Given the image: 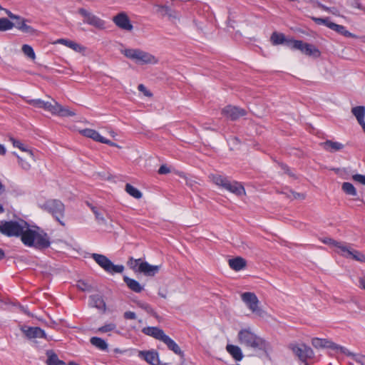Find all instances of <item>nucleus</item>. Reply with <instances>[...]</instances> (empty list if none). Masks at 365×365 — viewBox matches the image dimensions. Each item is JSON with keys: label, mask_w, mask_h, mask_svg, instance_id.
<instances>
[{"label": "nucleus", "mask_w": 365, "mask_h": 365, "mask_svg": "<svg viewBox=\"0 0 365 365\" xmlns=\"http://www.w3.org/2000/svg\"><path fill=\"white\" fill-rule=\"evenodd\" d=\"M0 232L8 237H21V242L27 247L46 249L50 246L48 235L38 227H31L24 220L5 221L0 224Z\"/></svg>", "instance_id": "obj_1"}, {"label": "nucleus", "mask_w": 365, "mask_h": 365, "mask_svg": "<svg viewBox=\"0 0 365 365\" xmlns=\"http://www.w3.org/2000/svg\"><path fill=\"white\" fill-rule=\"evenodd\" d=\"M237 339L239 343L246 347L262 351H266L269 348V344L255 334L250 327L240 330Z\"/></svg>", "instance_id": "obj_2"}, {"label": "nucleus", "mask_w": 365, "mask_h": 365, "mask_svg": "<svg viewBox=\"0 0 365 365\" xmlns=\"http://www.w3.org/2000/svg\"><path fill=\"white\" fill-rule=\"evenodd\" d=\"M120 53L140 65L156 64L158 62V59L155 56L139 48H124L120 50Z\"/></svg>", "instance_id": "obj_3"}, {"label": "nucleus", "mask_w": 365, "mask_h": 365, "mask_svg": "<svg viewBox=\"0 0 365 365\" xmlns=\"http://www.w3.org/2000/svg\"><path fill=\"white\" fill-rule=\"evenodd\" d=\"M209 178L216 185L221 187L236 195L240 196L245 194L244 187L237 182H231L227 178L216 174L210 175Z\"/></svg>", "instance_id": "obj_4"}, {"label": "nucleus", "mask_w": 365, "mask_h": 365, "mask_svg": "<svg viewBox=\"0 0 365 365\" xmlns=\"http://www.w3.org/2000/svg\"><path fill=\"white\" fill-rule=\"evenodd\" d=\"M91 258L106 272L113 274L122 273L124 267L120 264H114L106 256L101 254L93 253Z\"/></svg>", "instance_id": "obj_5"}, {"label": "nucleus", "mask_w": 365, "mask_h": 365, "mask_svg": "<svg viewBox=\"0 0 365 365\" xmlns=\"http://www.w3.org/2000/svg\"><path fill=\"white\" fill-rule=\"evenodd\" d=\"M45 210L51 213L63 226L65 223L61 220L64 216V205L58 200H48L43 204Z\"/></svg>", "instance_id": "obj_6"}, {"label": "nucleus", "mask_w": 365, "mask_h": 365, "mask_svg": "<svg viewBox=\"0 0 365 365\" xmlns=\"http://www.w3.org/2000/svg\"><path fill=\"white\" fill-rule=\"evenodd\" d=\"M241 299L252 313L259 317L264 315V312L259 307V301L255 293L244 292L241 294Z\"/></svg>", "instance_id": "obj_7"}, {"label": "nucleus", "mask_w": 365, "mask_h": 365, "mask_svg": "<svg viewBox=\"0 0 365 365\" xmlns=\"http://www.w3.org/2000/svg\"><path fill=\"white\" fill-rule=\"evenodd\" d=\"M289 48L294 50H299L304 54L307 56H319V51L313 45L304 43L299 40H293V41H289Z\"/></svg>", "instance_id": "obj_8"}, {"label": "nucleus", "mask_w": 365, "mask_h": 365, "mask_svg": "<svg viewBox=\"0 0 365 365\" xmlns=\"http://www.w3.org/2000/svg\"><path fill=\"white\" fill-rule=\"evenodd\" d=\"M292 352L299 358V359L308 365L307 361L312 357L314 353L312 349L304 344H291L289 346Z\"/></svg>", "instance_id": "obj_9"}, {"label": "nucleus", "mask_w": 365, "mask_h": 365, "mask_svg": "<svg viewBox=\"0 0 365 365\" xmlns=\"http://www.w3.org/2000/svg\"><path fill=\"white\" fill-rule=\"evenodd\" d=\"M78 14H81L83 17V22L86 24H88L89 25H91L93 26H95L98 29H103L104 28L105 22L96 15H94L91 11L83 9L81 8L78 11Z\"/></svg>", "instance_id": "obj_10"}, {"label": "nucleus", "mask_w": 365, "mask_h": 365, "mask_svg": "<svg viewBox=\"0 0 365 365\" xmlns=\"http://www.w3.org/2000/svg\"><path fill=\"white\" fill-rule=\"evenodd\" d=\"M246 114L245 110L230 105L225 106L222 110V115L231 120H236Z\"/></svg>", "instance_id": "obj_11"}, {"label": "nucleus", "mask_w": 365, "mask_h": 365, "mask_svg": "<svg viewBox=\"0 0 365 365\" xmlns=\"http://www.w3.org/2000/svg\"><path fill=\"white\" fill-rule=\"evenodd\" d=\"M113 21L120 29L130 31L133 26L131 24L128 15L125 12H120L113 18Z\"/></svg>", "instance_id": "obj_12"}, {"label": "nucleus", "mask_w": 365, "mask_h": 365, "mask_svg": "<svg viewBox=\"0 0 365 365\" xmlns=\"http://www.w3.org/2000/svg\"><path fill=\"white\" fill-rule=\"evenodd\" d=\"M21 330L29 339L37 338L46 339L45 331L39 327L23 326Z\"/></svg>", "instance_id": "obj_13"}, {"label": "nucleus", "mask_w": 365, "mask_h": 365, "mask_svg": "<svg viewBox=\"0 0 365 365\" xmlns=\"http://www.w3.org/2000/svg\"><path fill=\"white\" fill-rule=\"evenodd\" d=\"M138 356L143 359L147 363L151 365H160L159 356L157 351H140Z\"/></svg>", "instance_id": "obj_14"}, {"label": "nucleus", "mask_w": 365, "mask_h": 365, "mask_svg": "<svg viewBox=\"0 0 365 365\" xmlns=\"http://www.w3.org/2000/svg\"><path fill=\"white\" fill-rule=\"evenodd\" d=\"M142 332L145 335L152 336L158 340L162 341L166 334L164 331L156 327H147L142 329Z\"/></svg>", "instance_id": "obj_15"}, {"label": "nucleus", "mask_w": 365, "mask_h": 365, "mask_svg": "<svg viewBox=\"0 0 365 365\" xmlns=\"http://www.w3.org/2000/svg\"><path fill=\"white\" fill-rule=\"evenodd\" d=\"M160 270V266L157 265H151L147 262H143L140 263L139 267V272L143 273L146 276H154L155 274L158 272Z\"/></svg>", "instance_id": "obj_16"}, {"label": "nucleus", "mask_w": 365, "mask_h": 365, "mask_svg": "<svg viewBox=\"0 0 365 365\" xmlns=\"http://www.w3.org/2000/svg\"><path fill=\"white\" fill-rule=\"evenodd\" d=\"M19 159V163L21 167L25 170H28L31 168L30 162L34 160V155L31 150L26 151V154L24 156H17Z\"/></svg>", "instance_id": "obj_17"}, {"label": "nucleus", "mask_w": 365, "mask_h": 365, "mask_svg": "<svg viewBox=\"0 0 365 365\" xmlns=\"http://www.w3.org/2000/svg\"><path fill=\"white\" fill-rule=\"evenodd\" d=\"M322 148L328 152H336L344 148V145L339 142H334L332 140H326L321 143Z\"/></svg>", "instance_id": "obj_18"}, {"label": "nucleus", "mask_w": 365, "mask_h": 365, "mask_svg": "<svg viewBox=\"0 0 365 365\" xmlns=\"http://www.w3.org/2000/svg\"><path fill=\"white\" fill-rule=\"evenodd\" d=\"M89 304L91 307H96L100 310H106V303L103 299V297L98 294L92 295L89 299Z\"/></svg>", "instance_id": "obj_19"}, {"label": "nucleus", "mask_w": 365, "mask_h": 365, "mask_svg": "<svg viewBox=\"0 0 365 365\" xmlns=\"http://www.w3.org/2000/svg\"><path fill=\"white\" fill-rule=\"evenodd\" d=\"M20 20L21 21L19 22H17L15 26L17 29H19V31H21L25 34H29V35H36L37 34L38 31L36 29H34L31 26L26 24L25 19H24L21 17Z\"/></svg>", "instance_id": "obj_20"}, {"label": "nucleus", "mask_w": 365, "mask_h": 365, "mask_svg": "<svg viewBox=\"0 0 365 365\" xmlns=\"http://www.w3.org/2000/svg\"><path fill=\"white\" fill-rule=\"evenodd\" d=\"M270 40L274 46L285 43L289 47V41H293L294 39H287L282 33L273 32Z\"/></svg>", "instance_id": "obj_21"}, {"label": "nucleus", "mask_w": 365, "mask_h": 365, "mask_svg": "<svg viewBox=\"0 0 365 365\" xmlns=\"http://www.w3.org/2000/svg\"><path fill=\"white\" fill-rule=\"evenodd\" d=\"M81 133L82 135H83L84 136L91 138L96 142H99V143H102V142L103 141L104 137L101 136L100 135V133L95 130L86 128V129L82 130L81 131Z\"/></svg>", "instance_id": "obj_22"}, {"label": "nucleus", "mask_w": 365, "mask_h": 365, "mask_svg": "<svg viewBox=\"0 0 365 365\" xmlns=\"http://www.w3.org/2000/svg\"><path fill=\"white\" fill-rule=\"evenodd\" d=\"M227 352L236 360L240 361L243 358L241 349L235 345L227 344L226 346Z\"/></svg>", "instance_id": "obj_23"}, {"label": "nucleus", "mask_w": 365, "mask_h": 365, "mask_svg": "<svg viewBox=\"0 0 365 365\" xmlns=\"http://www.w3.org/2000/svg\"><path fill=\"white\" fill-rule=\"evenodd\" d=\"M230 267L235 270L240 271L246 266V261L242 257H236L229 260Z\"/></svg>", "instance_id": "obj_24"}, {"label": "nucleus", "mask_w": 365, "mask_h": 365, "mask_svg": "<svg viewBox=\"0 0 365 365\" xmlns=\"http://www.w3.org/2000/svg\"><path fill=\"white\" fill-rule=\"evenodd\" d=\"M123 279L124 282L126 283L127 286L132 291L136 293H140L143 289V287L140 284V283L138 281L133 279H130L128 277H124Z\"/></svg>", "instance_id": "obj_25"}, {"label": "nucleus", "mask_w": 365, "mask_h": 365, "mask_svg": "<svg viewBox=\"0 0 365 365\" xmlns=\"http://www.w3.org/2000/svg\"><path fill=\"white\" fill-rule=\"evenodd\" d=\"M329 29L346 37H356V35L347 31L344 26L339 25L335 23H333V24H329Z\"/></svg>", "instance_id": "obj_26"}, {"label": "nucleus", "mask_w": 365, "mask_h": 365, "mask_svg": "<svg viewBox=\"0 0 365 365\" xmlns=\"http://www.w3.org/2000/svg\"><path fill=\"white\" fill-rule=\"evenodd\" d=\"M163 342L165 343L169 349L172 350L175 354L182 355V352L179 346L168 335L164 337Z\"/></svg>", "instance_id": "obj_27"}, {"label": "nucleus", "mask_w": 365, "mask_h": 365, "mask_svg": "<svg viewBox=\"0 0 365 365\" xmlns=\"http://www.w3.org/2000/svg\"><path fill=\"white\" fill-rule=\"evenodd\" d=\"M312 344L315 348H330L332 349L334 343L327 339L314 338L312 341Z\"/></svg>", "instance_id": "obj_28"}, {"label": "nucleus", "mask_w": 365, "mask_h": 365, "mask_svg": "<svg viewBox=\"0 0 365 365\" xmlns=\"http://www.w3.org/2000/svg\"><path fill=\"white\" fill-rule=\"evenodd\" d=\"M47 355V360L46 364L47 365H64L65 363L58 359V356L52 351V350H48L46 351Z\"/></svg>", "instance_id": "obj_29"}, {"label": "nucleus", "mask_w": 365, "mask_h": 365, "mask_svg": "<svg viewBox=\"0 0 365 365\" xmlns=\"http://www.w3.org/2000/svg\"><path fill=\"white\" fill-rule=\"evenodd\" d=\"M90 342L93 346H96V348L101 351H106L108 349L107 342L100 337H91L90 339Z\"/></svg>", "instance_id": "obj_30"}, {"label": "nucleus", "mask_w": 365, "mask_h": 365, "mask_svg": "<svg viewBox=\"0 0 365 365\" xmlns=\"http://www.w3.org/2000/svg\"><path fill=\"white\" fill-rule=\"evenodd\" d=\"M54 115H57L61 117H68L75 115L76 113L67 107L62 106L58 103H56V113H55Z\"/></svg>", "instance_id": "obj_31"}, {"label": "nucleus", "mask_w": 365, "mask_h": 365, "mask_svg": "<svg viewBox=\"0 0 365 365\" xmlns=\"http://www.w3.org/2000/svg\"><path fill=\"white\" fill-rule=\"evenodd\" d=\"M351 112L357 119L359 124L363 123L364 121L365 108L364 106H356L352 108Z\"/></svg>", "instance_id": "obj_32"}, {"label": "nucleus", "mask_w": 365, "mask_h": 365, "mask_svg": "<svg viewBox=\"0 0 365 365\" xmlns=\"http://www.w3.org/2000/svg\"><path fill=\"white\" fill-rule=\"evenodd\" d=\"M57 43L63 44L68 48H71L76 51H81L82 50V46L73 41H70L65 38H60L57 41Z\"/></svg>", "instance_id": "obj_33"}, {"label": "nucleus", "mask_w": 365, "mask_h": 365, "mask_svg": "<svg viewBox=\"0 0 365 365\" xmlns=\"http://www.w3.org/2000/svg\"><path fill=\"white\" fill-rule=\"evenodd\" d=\"M351 245L346 242L338 241L337 245L335 247V252L339 255H341L342 257H345Z\"/></svg>", "instance_id": "obj_34"}, {"label": "nucleus", "mask_w": 365, "mask_h": 365, "mask_svg": "<svg viewBox=\"0 0 365 365\" xmlns=\"http://www.w3.org/2000/svg\"><path fill=\"white\" fill-rule=\"evenodd\" d=\"M135 303L138 307L145 310L147 313L150 314L156 319L158 318V315L149 304L142 301H137Z\"/></svg>", "instance_id": "obj_35"}, {"label": "nucleus", "mask_w": 365, "mask_h": 365, "mask_svg": "<svg viewBox=\"0 0 365 365\" xmlns=\"http://www.w3.org/2000/svg\"><path fill=\"white\" fill-rule=\"evenodd\" d=\"M332 349L336 351L337 352H340L341 354H344L346 356H351L354 360L355 361V357H358L359 355H356L352 352H351L349 350H348L346 347L341 346L340 345H338L335 343H334Z\"/></svg>", "instance_id": "obj_36"}, {"label": "nucleus", "mask_w": 365, "mask_h": 365, "mask_svg": "<svg viewBox=\"0 0 365 365\" xmlns=\"http://www.w3.org/2000/svg\"><path fill=\"white\" fill-rule=\"evenodd\" d=\"M87 205L93 211V214L95 215L96 220L98 221V222L100 224H106V220L104 218L103 215L99 211V210L96 207L93 206L88 202H87Z\"/></svg>", "instance_id": "obj_37"}, {"label": "nucleus", "mask_w": 365, "mask_h": 365, "mask_svg": "<svg viewBox=\"0 0 365 365\" xmlns=\"http://www.w3.org/2000/svg\"><path fill=\"white\" fill-rule=\"evenodd\" d=\"M125 191L132 197L140 199L142 197V192L130 184H126Z\"/></svg>", "instance_id": "obj_38"}, {"label": "nucleus", "mask_w": 365, "mask_h": 365, "mask_svg": "<svg viewBox=\"0 0 365 365\" xmlns=\"http://www.w3.org/2000/svg\"><path fill=\"white\" fill-rule=\"evenodd\" d=\"M342 190L347 195L356 196L357 192L354 185L348 182H343L341 185Z\"/></svg>", "instance_id": "obj_39"}, {"label": "nucleus", "mask_w": 365, "mask_h": 365, "mask_svg": "<svg viewBox=\"0 0 365 365\" xmlns=\"http://www.w3.org/2000/svg\"><path fill=\"white\" fill-rule=\"evenodd\" d=\"M14 26V24L6 18H0V31L11 30Z\"/></svg>", "instance_id": "obj_40"}, {"label": "nucleus", "mask_w": 365, "mask_h": 365, "mask_svg": "<svg viewBox=\"0 0 365 365\" xmlns=\"http://www.w3.org/2000/svg\"><path fill=\"white\" fill-rule=\"evenodd\" d=\"M140 263H143V260L141 259H134L133 257H130L128 261V265L135 272H139Z\"/></svg>", "instance_id": "obj_41"}, {"label": "nucleus", "mask_w": 365, "mask_h": 365, "mask_svg": "<svg viewBox=\"0 0 365 365\" xmlns=\"http://www.w3.org/2000/svg\"><path fill=\"white\" fill-rule=\"evenodd\" d=\"M155 8L156 12L160 14L162 16H168L170 18H175V16L173 15V11L168 6L156 5Z\"/></svg>", "instance_id": "obj_42"}, {"label": "nucleus", "mask_w": 365, "mask_h": 365, "mask_svg": "<svg viewBox=\"0 0 365 365\" xmlns=\"http://www.w3.org/2000/svg\"><path fill=\"white\" fill-rule=\"evenodd\" d=\"M117 326L114 323H108L99 327L96 332L98 333H108L116 331Z\"/></svg>", "instance_id": "obj_43"}, {"label": "nucleus", "mask_w": 365, "mask_h": 365, "mask_svg": "<svg viewBox=\"0 0 365 365\" xmlns=\"http://www.w3.org/2000/svg\"><path fill=\"white\" fill-rule=\"evenodd\" d=\"M21 50L24 55L26 56L28 58L32 60H34L36 58L34 51L31 46L28 44H24L22 46Z\"/></svg>", "instance_id": "obj_44"}, {"label": "nucleus", "mask_w": 365, "mask_h": 365, "mask_svg": "<svg viewBox=\"0 0 365 365\" xmlns=\"http://www.w3.org/2000/svg\"><path fill=\"white\" fill-rule=\"evenodd\" d=\"M53 103H51V102L45 101L43 104V109H44L46 111H48L51 113L53 115L56 113V103H58L56 101L53 100Z\"/></svg>", "instance_id": "obj_45"}, {"label": "nucleus", "mask_w": 365, "mask_h": 365, "mask_svg": "<svg viewBox=\"0 0 365 365\" xmlns=\"http://www.w3.org/2000/svg\"><path fill=\"white\" fill-rule=\"evenodd\" d=\"M311 19L314 21L315 24L318 25H324L327 27L329 28V24H333V22H331L329 18H318L312 16Z\"/></svg>", "instance_id": "obj_46"}, {"label": "nucleus", "mask_w": 365, "mask_h": 365, "mask_svg": "<svg viewBox=\"0 0 365 365\" xmlns=\"http://www.w3.org/2000/svg\"><path fill=\"white\" fill-rule=\"evenodd\" d=\"M76 287L82 290V291H87V292H90L91 290V285L89 284L88 283H87L86 282L83 281V280H79L76 283Z\"/></svg>", "instance_id": "obj_47"}, {"label": "nucleus", "mask_w": 365, "mask_h": 365, "mask_svg": "<svg viewBox=\"0 0 365 365\" xmlns=\"http://www.w3.org/2000/svg\"><path fill=\"white\" fill-rule=\"evenodd\" d=\"M317 7L323 9L324 11H328L334 15L339 16V11L335 7H331V8L327 7L319 2L317 3Z\"/></svg>", "instance_id": "obj_48"}, {"label": "nucleus", "mask_w": 365, "mask_h": 365, "mask_svg": "<svg viewBox=\"0 0 365 365\" xmlns=\"http://www.w3.org/2000/svg\"><path fill=\"white\" fill-rule=\"evenodd\" d=\"M27 102L30 105H31L36 108H42L43 104L44 103L45 101L38 98V99H31V100L27 101Z\"/></svg>", "instance_id": "obj_49"}, {"label": "nucleus", "mask_w": 365, "mask_h": 365, "mask_svg": "<svg viewBox=\"0 0 365 365\" xmlns=\"http://www.w3.org/2000/svg\"><path fill=\"white\" fill-rule=\"evenodd\" d=\"M288 197L291 199H299L304 200L305 199V195L304 193L297 192L292 190L289 191V193L287 195Z\"/></svg>", "instance_id": "obj_50"}, {"label": "nucleus", "mask_w": 365, "mask_h": 365, "mask_svg": "<svg viewBox=\"0 0 365 365\" xmlns=\"http://www.w3.org/2000/svg\"><path fill=\"white\" fill-rule=\"evenodd\" d=\"M352 259L360 262H365V255L358 250L355 252Z\"/></svg>", "instance_id": "obj_51"}, {"label": "nucleus", "mask_w": 365, "mask_h": 365, "mask_svg": "<svg viewBox=\"0 0 365 365\" xmlns=\"http://www.w3.org/2000/svg\"><path fill=\"white\" fill-rule=\"evenodd\" d=\"M352 259L360 262H365V255L358 250L355 252Z\"/></svg>", "instance_id": "obj_52"}, {"label": "nucleus", "mask_w": 365, "mask_h": 365, "mask_svg": "<svg viewBox=\"0 0 365 365\" xmlns=\"http://www.w3.org/2000/svg\"><path fill=\"white\" fill-rule=\"evenodd\" d=\"M10 140L12 142L14 147L19 148L22 151H24L25 154H26V151H28L29 150H26L20 141L16 140L13 138H11Z\"/></svg>", "instance_id": "obj_53"}, {"label": "nucleus", "mask_w": 365, "mask_h": 365, "mask_svg": "<svg viewBox=\"0 0 365 365\" xmlns=\"http://www.w3.org/2000/svg\"><path fill=\"white\" fill-rule=\"evenodd\" d=\"M322 242L326 245H329L330 247H335L337 245L338 241L334 240L329 237H325L323 240H322Z\"/></svg>", "instance_id": "obj_54"}, {"label": "nucleus", "mask_w": 365, "mask_h": 365, "mask_svg": "<svg viewBox=\"0 0 365 365\" xmlns=\"http://www.w3.org/2000/svg\"><path fill=\"white\" fill-rule=\"evenodd\" d=\"M354 180L365 185V175L356 174L352 176Z\"/></svg>", "instance_id": "obj_55"}, {"label": "nucleus", "mask_w": 365, "mask_h": 365, "mask_svg": "<svg viewBox=\"0 0 365 365\" xmlns=\"http://www.w3.org/2000/svg\"><path fill=\"white\" fill-rule=\"evenodd\" d=\"M124 318L126 319H136V314L133 312L128 311L125 312L123 314Z\"/></svg>", "instance_id": "obj_56"}, {"label": "nucleus", "mask_w": 365, "mask_h": 365, "mask_svg": "<svg viewBox=\"0 0 365 365\" xmlns=\"http://www.w3.org/2000/svg\"><path fill=\"white\" fill-rule=\"evenodd\" d=\"M138 90L144 93L145 96H151L152 93L146 89L144 85L140 84L138 87Z\"/></svg>", "instance_id": "obj_57"}, {"label": "nucleus", "mask_w": 365, "mask_h": 365, "mask_svg": "<svg viewBox=\"0 0 365 365\" xmlns=\"http://www.w3.org/2000/svg\"><path fill=\"white\" fill-rule=\"evenodd\" d=\"M170 172V168L163 165H161L158 170V173L160 174V175H165V174H168Z\"/></svg>", "instance_id": "obj_58"}, {"label": "nucleus", "mask_w": 365, "mask_h": 365, "mask_svg": "<svg viewBox=\"0 0 365 365\" xmlns=\"http://www.w3.org/2000/svg\"><path fill=\"white\" fill-rule=\"evenodd\" d=\"M4 10L5 11L6 14L8 15V16L10 19H16V20L21 19V16L12 14L10 11H9L7 9H4Z\"/></svg>", "instance_id": "obj_59"}, {"label": "nucleus", "mask_w": 365, "mask_h": 365, "mask_svg": "<svg viewBox=\"0 0 365 365\" xmlns=\"http://www.w3.org/2000/svg\"><path fill=\"white\" fill-rule=\"evenodd\" d=\"M355 361L361 365H365V356L363 355H359L358 357H355Z\"/></svg>", "instance_id": "obj_60"}, {"label": "nucleus", "mask_w": 365, "mask_h": 365, "mask_svg": "<svg viewBox=\"0 0 365 365\" xmlns=\"http://www.w3.org/2000/svg\"><path fill=\"white\" fill-rule=\"evenodd\" d=\"M102 143H105V144H107V145L113 146V147L120 148V146L118 145H117L116 143H115L105 138H103V141L102 142Z\"/></svg>", "instance_id": "obj_61"}, {"label": "nucleus", "mask_w": 365, "mask_h": 365, "mask_svg": "<svg viewBox=\"0 0 365 365\" xmlns=\"http://www.w3.org/2000/svg\"><path fill=\"white\" fill-rule=\"evenodd\" d=\"M355 252H356V250L350 247L345 257L352 259L354 254H355Z\"/></svg>", "instance_id": "obj_62"}, {"label": "nucleus", "mask_w": 365, "mask_h": 365, "mask_svg": "<svg viewBox=\"0 0 365 365\" xmlns=\"http://www.w3.org/2000/svg\"><path fill=\"white\" fill-rule=\"evenodd\" d=\"M353 6L360 9V10H363V11H365V7L363 6L359 2V1H355L354 3L353 4Z\"/></svg>", "instance_id": "obj_63"}, {"label": "nucleus", "mask_w": 365, "mask_h": 365, "mask_svg": "<svg viewBox=\"0 0 365 365\" xmlns=\"http://www.w3.org/2000/svg\"><path fill=\"white\" fill-rule=\"evenodd\" d=\"M359 282L361 288L365 289V276L361 277L359 279Z\"/></svg>", "instance_id": "obj_64"}]
</instances>
